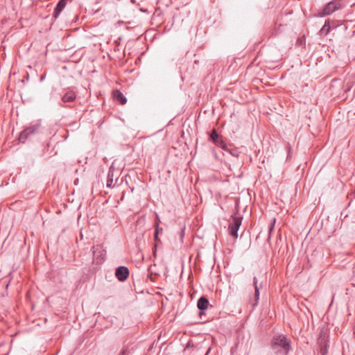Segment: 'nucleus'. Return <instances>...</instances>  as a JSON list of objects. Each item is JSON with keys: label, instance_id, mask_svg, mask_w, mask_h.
<instances>
[{"label": "nucleus", "instance_id": "nucleus-15", "mask_svg": "<svg viewBox=\"0 0 355 355\" xmlns=\"http://www.w3.org/2000/svg\"><path fill=\"white\" fill-rule=\"evenodd\" d=\"M107 187L110 188H112L113 186V173L111 172L108 173L107 180Z\"/></svg>", "mask_w": 355, "mask_h": 355}, {"label": "nucleus", "instance_id": "nucleus-18", "mask_svg": "<svg viewBox=\"0 0 355 355\" xmlns=\"http://www.w3.org/2000/svg\"><path fill=\"white\" fill-rule=\"evenodd\" d=\"M157 234H159L160 232H162V228L159 227L157 223L155 224V231H157Z\"/></svg>", "mask_w": 355, "mask_h": 355}, {"label": "nucleus", "instance_id": "nucleus-3", "mask_svg": "<svg viewBox=\"0 0 355 355\" xmlns=\"http://www.w3.org/2000/svg\"><path fill=\"white\" fill-rule=\"evenodd\" d=\"M242 223V217L241 216H232V221L229 225L230 234L234 238L238 237L237 232L240 228Z\"/></svg>", "mask_w": 355, "mask_h": 355}, {"label": "nucleus", "instance_id": "nucleus-14", "mask_svg": "<svg viewBox=\"0 0 355 355\" xmlns=\"http://www.w3.org/2000/svg\"><path fill=\"white\" fill-rule=\"evenodd\" d=\"M330 29H331V24H329V20L327 19L325 21L324 25H323V26L321 28V29L320 31V35H326L329 33Z\"/></svg>", "mask_w": 355, "mask_h": 355}, {"label": "nucleus", "instance_id": "nucleus-4", "mask_svg": "<svg viewBox=\"0 0 355 355\" xmlns=\"http://www.w3.org/2000/svg\"><path fill=\"white\" fill-rule=\"evenodd\" d=\"M39 128H40V125L35 124V125H30L29 127L26 128L24 131H22L21 132V134H19V141L21 143H24L25 140H26L28 138V137L34 135L35 132H37L38 131Z\"/></svg>", "mask_w": 355, "mask_h": 355}, {"label": "nucleus", "instance_id": "nucleus-21", "mask_svg": "<svg viewBox=\"0 0 355 355\" xmlns=\"http://www.w3.org/2000/svg\"><path fill=\"white\" fill-rule=\"evenodd\" d=\"M354 334H355V330H354Z\"/></svg>", "mask_w": 355, "mask_h": 355}, {"label": "nucleus", "instance_id": "nucleus-10", "mask_svg": "<svg viewBox=\"0 0 355 355\" xmlns=\"http://www.w3.org/2000/svg\"><path fill=\"white\" fill-rule=\"evenodd\" d=\"M66 6V1H64V0H60L58 3H57L55 8V10H54V12H53V17L55 19H57L60 12H62V10L64 9Z\"/></svg>", "mask_w": 355, "mask_h": 355}, {"label": "nucleus", "instance_id": "nucleus-19", "mask_svg": "<svg viewBox=\"0 0 355 355\" xmlns=\"http://www.w3.org/2000/svg\"><path fill=\"white\" fill-rule=\"evenodd\" d=\"M125 353H126V351L125 349H123L121 351V352L119 353V355H125Z\"/></svg>", "mask_w": 355, "mask_h": 355}, {"label": "nucleus", "instance_id": "nucleus-20", "mask_svg": "<svg viewBox=\"0 0 355 355\" xmlns=\"http://www.w3.org/2000/svg\"><path fill=\"white\" fill-rule=\"evenodd\" d=\"M67 0H64V1H66Z\"/></svg>", "mask_w": 355, "mask_h": 355}, {"label": "nucleus", "instance_id": "nucleus-12", "mask_svg": "<svg viewBox=\"0 0 355 355\" xmlns=\"http://www.w3.org/2000/svg\"><path fill=\"white\" fill-rule=\"evenodd\" d=\"M115 101L119 102L121 104L124 105L126 103V98L119 90H115L113 93Z\"/></svg>", "mask_w": 355, "mask_h": 355}, {"label": "nucleus", "instance_id": "nucleus-16", "mask_svg": "<svg viewBox=\"0 0 355 355\" xmlns=\"http://www.w3.org/2000/svg\"><path fill=\"white\" fill-rule=\"evenodd\" d=\"M154 237H155V241L154 255L155 256L156 255V248H157V243H158V242H161L160 239L158 238L157 230L155 231Z\"/></svg>", "mask_w": 355, "mask_h": 355}, {"label": "nucleus", "instance_id": "nucleus-17", "mask_svg": "<svg viewBox=\"0 0 355 355\" xmlns=\"http://www.w3.org/2000/svg\"><path fill=\"white\" fill-rule=\"evenodd\" d=\"M275 219L273 218L272 222L270 223V227H269V233L272 232L274 226H275Z\"/></svg>", "mask_w": 355, "mask_h": 355}, {"label": "nucleus", "instance_id": "nucleus-11", "mask_svg": "<svg viewBox=\"0 0 355 355\" xmlns=\"http://www.w3.org/2000/svg\"><path fill=\"white\" fill-rule=\"evenodd\" d=\"M209 302L206 297H200L198 301V308L200 311L208 309Z\"/></svg>", "mask_w": 355, "mask_h": 355}, {"label": "nucleus", "instance_id": "nucleus-2", "mask_svg": "<svg viewBox=\"0 0 355 355\" xmlns=\"http://www.w3.org/2000/svg\"><path fill=\"white\" fill-rule=\"evenodd\" d=\"M341 6L342 5L339 0H332L323 8L318 15L320 17H324L328 15H331L336 10L340 9Z\"/></svg>", "mask_w": 355, "mask_h": 355}, {"label": "nucleus", "instance_id": "nucleus-13", "mask_svg": "<svg viewBox=\"0 0 355 355\" xmlns=\"http://www.w3.org/2000/svg\"><path fill=\"white\" fill-rule=\"evenodd\" d=\"M253 286L254 288H255V304H254V306H256L258 303L259 297V288L257 285V278L256 277L253 278Z\"/></svg>", "mask_w": 355, "mask_h": 355}, {"label": "nucleus", "instance_id": "nucleus-1", "mask_svg": "<svg viewBox=\"0 0 355 355\" xmlns=\"http://www.w3.org/2000/svg\"><path fill=\"white\" fill-rule=\"evenodd\" d=\"M270 347L277 354H287L290 349V340L283 334L275 335Z\"/></svg>", "mask_w": 355, "mask_h": 355}, {"label": "nucleus", "instance_id": "nucleus-5", "mask_svg": "<svg viewBox=\"0 0 355 355\" xmlns=\"http://www.w3.org/2000/svg\"><path fill=\"white\" fill-rule=\"evenodd\" d=\"M93 256L97 263H102L105 256V251L102 245H97L93 247Z\"/></svg>", "mask_w": 355, "mask_h": 355}, {"label": "nucleus", "instance_id": "nucleus-7", "mask_svg": "<svg viewBox=\"0 0 355 355\" xmlns=\"http://www.w3.org/2000/svg\"><path fill=\"white\" fill-rule=\"evenodd\" d=\"M115 276L120 282H124L129 276V269L125 266H119L115 270Z\"/></svg>", "mask_w": 355, "mask_h": 355}, {"label": "nucleus", "instance_id": "nucleus-6", "mask_svg": "<svg viewBox=\"0 0 355 355\" xmlns=\"http://www.w3.org/2000/svg\"><path fill=\"white\" fill-rule=\"evenodd\" d=\"M318 345H319V350H318V355H327L328 344L325 337L320 334L319 338H318Z\"/></svg>", "mask_w": 355, "mask_h": 355}, {"label": "nucleus", "instance_id": "nucleus-9", "mask_svg": "<svg viewBox=\"0 0 355 355\" xmlns=\"http://www.w3.org/2000/svg\"><path fill=\"white\" fill-rule=\"evenodd\" d=\"M209 139L212 140L214 144L222 148H224V142L222 141V139H220V135H218V132H216V130L211 131V133L209 135Z\"/></svg>", "mask_w": 355, "mask_h": 355}, {"label": "nucleus", "instance_id": "nucleus-8", "mask_svg": "<svg viewBox=\"0 0 355 355\" xmlns=\"http://www.w3.org/2000/svg\"><path fill=\"white\" fill-rule=\"evenodd\" d=\"M76 98V93L71 89H67L64 94L61 98L62 103H69L75 101Z\"/></svg>", "mask_w": 355, "mask_h": 355}]
</instances>
